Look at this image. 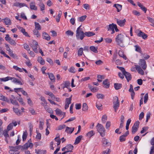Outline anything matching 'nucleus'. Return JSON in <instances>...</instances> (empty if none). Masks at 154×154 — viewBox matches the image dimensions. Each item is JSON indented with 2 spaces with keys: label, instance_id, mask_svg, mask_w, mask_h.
I'll return each mask as SVG.
<instances>
[{
  "label": "nucleus",
  "instance_id": "79ce46f5",
  "mask_svg": "<svg viewBox=\"0 0 154 154\" xmlns=\"http://www.w3.org/2000/svg\"><path fill=\"white\" fill-rule=\"evenodd\" d=\"M138 128L133 126L132 128L131 132L133 134H134L137 131Z\"/></svg>",
  "mask_w": 154,
  "mask_h": 154
},
{
  "label": "nucleus",
  "instance_id": "2eb2a0df",
  "mask_svg": "<svg viewBox=\"0 0 154 154\" xmlns=\"http://www.w3.org/2000/svg\"><path fill=\"white\" fill-rule=\"evenodd\" d=\"M103 145L104 146H111V143L108 141L107 139H105V138H103L102 139Z\"/></svg>",
  "mask_w": 154,
  "mask_h": 154
},
{
  "label": "nucleus",
  "instance_id": "f8f14e48",
  "mask_svg": "<svg viewBox=\"0 0 154 154\" xmlns=\"http://www.w3.org/2000/svg\"><path fill=\"white\" fill-rule=\"evenodd\" d=\"M30 8L32 10L36 11L37 9V7L35 5V2H31L29 3Z\"/></svg>",
  "mask_w": 154,
  "mask_h": 154
},
{
  "label": "nucleus",
  "instance_id": "ea45409f",
  "mask_svg": "<svg viewBox=\"0 0 154 154\" xmlns=\"http://www.w3.org/2000/svg\"><path fill=\"white\" fill-rule=\"evenodd\" d=\"M45 94L49 95L52 98H55V97L53 94L51 92L46 91L45 93Z\"/></svg>",
  "mask_w": 154,
  "mask_h": 154
},
{
  "label": "nucleus",
  "instance_id": "dca6fc26",
  "mask_svg": "<svg viewBox=\"0 0 154 154\" xmlns=\"http://www.w3.org/2000/svg\"><path fill=\"white\" fill-rule=\"evenodd\" d=\"M5 47H6L7 50L8 51L9 55L11 56L14 57V54H13L12 51L8 45L7 44L6 45Z\"/></svg>",
  "mask_w": 154,
  "mask_h": 154
},
{
  "label": "nucleus",
  "instance_id": "7c9ffc66",
  "mask_svg": "<svg viewBox=\"0 0 154 154\" xmlns=\"http://www.w3.org/2000/svg\"><path fill=\"white\" fill-rule=\"evenodd\" d=\"M134 46L135 48V50L136 51L140 53H141L142 54H143V53L141 52L142 51H141V48L138 45H136Z\"/></svg>",
  "mask_w": 154,
  "mask_h": 154
},
{
  "label": "nucleus",
  "instance_id": "6ab92c4d",
  "mask_svg": "<svg viewBox=\"0 0 154 154\" xmlns=\"http://www.w3.org/2000/svg\"><path fill=\"white\" fill-rule=\"evenodd\" d=\"M137 5L140 7V8L144 12L146 13L147 11V8H146L144 7L143 5L140 2H137Z\"/></svg>",
  "mask_w": 154,
  "mask_h": 154
},
{
  "label": "nucleus",
  "instance_id": "37998d69",
  "mask_svg": "<svg viewBox=\"0 0 154 154\" xmlns=\"http://www.w3.org/2000/svg\"><path fill=\"white\" fill-rule=\"evenodd\" d=\"M38 5L40 7L41 11H42L45 10V5L43 3L40 2L39 4Z\"/></svg>",
  "mask_w": 154,
  "mask_h": 154
},
{
  "label": "nucleus",
  "instance_id": "c03bdc74",
  "mask_svg": "<svg viewBox=\"0 0 154 154\" xmlns=\"http://www.w3.org/2000/svg\"><path fill=\"white\" fill-rule=\"evenodd\" d=\"M107 119V116L105 115H103L102 117V121L103 123H105Z\"/></svg>",
  "mask_w": 154,
  "mask_h": 154
},
{
  "label": "nucleus",
  "instance_id": "473e14b6",
  "mask_svg": "<svg viewBox=\"0 0 154 154\" xmlns=\"http://www.w3.org/2000/svg\"><path fill=\"white\" fill-rule=\"evenodd\" d=\"M38 62L39 63L43 65L45 64V61L41 57H38Z\"/></svg>",
  "mask_w": 154,
  "mask_h": 154
},
{
  "label": "nucleus",
  "instance_id": "423d86ee",
  "mask_svg": "<svg viewBox=\"0 0 154 154\" xmlns=\"http://www.w3.org/2000/svg\"><path fill=\"white\" fill-rule=\"evenodd\" d=\"M139 66H140L141 68L142 67L144 70L146 69L147 65L146 61L143 59H140L139 60Z\"/></svg>",
  "mask_w": 154,
  "mask_h": 154
},
{
  "label": "nucleus",
  "instance_id": "49530a36",
  "mask_svg": "<svg viewBox=\"0 0 154 154\" xmlns=\"http://www.w3.org/2000/svg\"><path fill=\"white\" fill-rule=\"evenodd\" d=\"M69 71L71 73H74L76 72L75 68L73 66H71L69 69H68Z\"/></svg>",
  "mask_w": 154,
  "mask_h": 154
},
{
  "label": "nucleus",
  "instance_id": "72a5a7b5",
  "mask_svg": "<svg viewBox=\"0 0 154 154\" xmlns=\"http://www.w3.org/2000/svg\"><path fill=\"white\" fill-rule=\"evenodd\" d=\"M97 49V47L96 48L94 46H91L90 47V50L95 53H97L98 52Z\"/></svg>",
  "mask_w": 154,
  "mask_h": 154
},
{
  "label": "nucleus",
  "instance_id": "bf43d9fd",
  "mask_svg": "<svg viewBox=\"0 0 154 154\" xmlns=\"http://www.w3.org/2000/svg\"><path fill=\"white\" fill-rule=\"evenodd\" d=\"M57 142V145H59L60 144L61 142L60 140V138H58L57 137H56L54 139Z\"/></svg>",
  "mask_w": 154,
  "mask_h": 154
},
{
  "label": "nucleus",
  "instance_id": "864d4df0",
  "mask_svg": "<svg viewBox=\"0 0 154 154\" xmlns=\"http://www.w3.org/2000/svg\"><path fill=\"white\" fill-rule=\"evenodd\" d=\"M28 125L29 127V130L30 131V133H32V132L33 130V125L31 123H28Z\"/></svg>",
  "mask_w": 154,
  "mask_h": 154
},
{
  "label": "nucleus",
  "instance_id": "6e6d98bb",
  "mask_svg": "<svg viewBox=\"0 0 154 154\" xmlns=\"http://www.w3.org/2000/svg\"><path fill=\"white\" fill-rule=\"evenodd\" d=\"M8 42H9L11 45L15 46L16 45V43L15 41L11 38L10 39V40L8 41Z\"/></svg>",
  "mask_w": 154,
  "mask_h": 154
},
{
  "label": "nucleus",
  "instance_id": "b1692460",
  "mask_svg": "<svg viewBox=\"0 0 154 154\" xmlns=\"http://www.w3.org/2000/svg\"><path fill=\"white\" fill-rule=\"evenodd\" d=\"M13 109L14 112L17 115L20 116L22 114V113H21L20 111V110L18 108H15L14 107H13Z\"/></svg>",
  "mask_w": 154,
  "mask_h": 154
},
{
  "label": "nucleus",
  "instance_id": "39448f33",
  "mask_svg": "<svg viewBox=\"0 0 154 154\" xmlns=\"http://www.w3.org/2000/svg\"><path fill=\"white\" fill-rule=\"evenodd\" d=\"M113 108L115 112H116L119 106V101L118 97L116 96L114 97L113 101Z\"/></svg>",
  "mask_w": 154,
  "mask_h": 154
},
{
  "label": "nucleus",
  "instance_id": "9b49d317",
  "mask_svg": "<svg viewBox=\"0 0 154 154\" xmlns=\"http://www.w3.org/2000/svg\"><path fill=\"white\" fill-rule=\"evenodd\" d=\"M42 38L47 41H49L51 39V37L46 32H44L42 33Z\"/></svg>",
  "mask_w": 154,
  "mask_h": 154
},
{
  "label": "nucleus",
  "instance_id": "c756f323",
  "mask_svg": "<svg viewBox=\"0 0 154 154\" xmlns=\"http://www.w3.org/2000/svg\"><path fill=\"white\" fill-rule=\"evenodd\" d=\"M48 75L49 78L51 80H53L54 81L55 78L53 73H48Z\"/></svg>",
  "mask_w": 154,
  "mask_h": 154
},
{
  "label": "nucleus",
  "instance_id": "a19ab883",
  "mask_svg": "<svg viewBox=\"0 0 154 154\" xmlns=\"http://www.w3.org/2000/svg\"><path fill=\"white\" fill-rule=\"evenodd\" d=\"M94 134L93 131H91L87 133L86 135L87 136L90 138L93 136Z\"/></svg>",
  "mask_w": 154,
  "mask_h": 154
},
{
  "label": "nucleus",
  "instance_id": "ddd939ff",
  "mask_svg": "<svg viewBox=\"0 0 154 154\" xmlns=\"http://www.w3.org/2000/svg\"><path fill=\"white\" fill-rule=\"evenodd\" d=\"M2 20H3V22L6 25H10L11 24V21L8 18L6 17L5 19H3Z\"/></svg>",
  "mask_w": 154,
  "mask_h": 154
},
{
  "label": "nucleus",
  "instance_id": "20e7f679",
  "mask_svg": "<svg viewBox=\"0 0 154 154\" xmlns=\"http://www.w3.org/2000/svg\"><path fill=\"white\" fill-rule=\"evenodd\" d=\"M97 131L100 134L102 137L105 135V129L101 124L98 123L96 126Z\"/></svg>",
  "mask_w": 154,
  "mask_h": 154
},
{
  "label": "nucleus",
  "instance_id": "393cba45",
  "mask_svg": "<svg viewBox=\"0 0 154 154\" xmlns=\"http://www.w3.org/2000/svg\"><path fill=\"white\" fill-rule=\"evenodd\" d=\"M103 84L105 86V88H108L109 86V84L108 82V80L107 79H106L103 81Z\"/></svg>",
  "mask_w": 154,
  "mask_h": 154
},
{
  "label": "nucleus",
  "instance_id": "3c124183",
  "mask_svg": "<svg viewBox=\"0 0 154 154\" xmlns=\"http://www.w3.org/2000/svg\"><path fill=\"white\" fill-rule=\"evenodd\" d=\"M13 123H11L7 127V131H9L11 130L13 128Z\"/></svg>",
  "mask_w": 154,
  "mask_h": 154
},
{
  "label": "nucleus",
  "instance_id": "1a4fd4ad",
  "mask_svg": "<svg viewBox=\"0 0 154 154\" xmlns=\"http://www.w3.org/2000/svg\"><path fill=\"white\" fill-rule=\"evenodd\" d=\"M10 102L13 105L19 106L18 103L16 101L15 97L13 95L11 96V97L10 98Z\"/></svg>",
  "mask_w": 154,
  "mask_h": 154
},
{
  "label": "nucleus",
  "instance_id": "7ed1b4c3",
  "mask_svg": "<svg viewBox=\"0 0 154 154\" xmlns=\"http://www.w3.org/2000/svg\"><path fill=\"white\" fill-rule=\"evenodd\" d=\"M81 26L78 27L76 31V36L77 39L82 40L85 37L84 33L81 28Z\"/></svg>",
  "mask_w": 154,
  "mask_h": 154
},
{
  "label": "nucleus",
  "instance_id": "58836bf2",
  "mask_svg": "<svg viewBox=\"0 0 154 154\" xmlns=\"http://www.w3.org/2000/svg\"><path fill=\"white\" fill-rule=\"evenodd\" d=\"M33 34L35 35L37 37L39 38L40 37V34L39 33L38 30H36V29H34L33 30Z\"/></svg>",
  "mask_w": 154,
  "mask_h": 154
},
{
  "label": "nucleus",
  "instance_id": "9d476101",
  "mask_svg": "<svg viewBox=\"0 0 154 154\" xmlns=\"http://www.w3.org/2000/svg\"><path fill=\"white\" fill-rule=\"evenodd\" d=\"M117 23L120 26H123L125 24L126 20L125 19H124L123 20L117 19Z\"/></svg>",
  "mask_w": 154,
  "mask_h": 154
},
{
  "label": "nucleus",
  "instance_id": "680f3d73",
  "mask_svg": "<svg viewBox=\"0 0 154 154\" xmlns=\"http://www.w3.org/2000/svg\"><path fill=\"white\" fill-rule=\"evenodd\" d=\"M39 128L40 130H42L43 128V126L44 125V123L43 122L40 121H39Z\"/></svg>",
  "mask_w": 154,
  "mask_h": 154
},
{
  "label": "nucleus",
  "instance_id": "f3484780",
  "mask_svg": "<svg viewBox=\"0 0 154 154\" xmlns=\"http://www.w3.org/2000/svg\"><path fill=\"white\" fill-rule=\"evenodd\" d=\"M136 69L139 73L142 75L144 74V71L142 69L140 66L138 65H136Z\"/></svg>",
  "mask_w": 154,
  "mask_h": 154
},
{
  "label": "nucleus",
  "instance_id": "052dcab7",
  "mask_svg": "<svg viewBox=\"0 0 154 154\" xmlns=\"http://www.w3.org/2000/svg\"><path fill=\"white\" fill-rule=\"evenodd\" d=\"M102 106V104L100 103H96V106L98 110H100V107Z\"/></svg>",
  "mask_w": 154,
  "mask_h": 154
},
{
  "label": "nucleus",
  "instance_id": "69168bd1",
  "mask_svg": "<svg viewBox=\"0 0 154 154\" xmlns=\"http://www.w3.org/2000/svg\"><path fill=\"white\" fill-rule=\"evenodd\" d=\"M46 152V151L42 150H38L36 153L38 154H45Z\"/></svg>",
  "mask_w": 154,
  "mask_h": 154
},
{
  "label": "nucleus",
  "instance_id": "603ef678",
  "mask_svg": "<svg viewBox=\"0 0 154 154\" xmlns=\"http://www.w3.org/2000/svg\"><path fill=\"white\" fill-rule=\"evenodd\" d=\"M148 99V94L146 93L144 97V102L145 103H146Z\"/></svg>",
  "mask_w": 154,
  "mask_h": 154
},
{
  "label": "nucleus",
  "instance_id": "4c0bfd02",
  "mask_svg": "<svg viewBox=\"0 0 154 154\" xmlns=\"http://www.w3.org/2000/svg\"><path fill=\"white\" fill-rule=\"evenodd\" d=\"M10 79H11V77L7 76L5 78H0V81L6 82L8 80H10Z\"/></svg>",
  "mask_w": 154,
  "mask_h": 154
},
{
  "label": "nucleus",
  "instance_id": "bb28decb",
  "mask_svg": "<svg viewBox=\"0 0 154 154\" xmlns=\"http://www.w3.org/2000/svg\"><path fill=\"white\" fill-rule=\"evenodd\" d=\"M114 86L116 90H118L122 87V85L120 83H116L114 84Z\"/></svg>",
  "mask_w": 154,
  "mask_h": 154
},
{
  "label": "nucleus",
  "instance_id": "0eeeda50",
  "mask_svg": "<svg viewBox=\"0 0 154 154\" xmlns=\"http://www.w3.org/2000/svg\"><path fill=\"white\" fill-rule=\"evenodd\" d=\"M20 146H9V148L10 150L9 151V153L11 154H14V152L17 151L18 149H20Z\"/></svg>",
  "mask_w": 154,
  "mask_h": 154
},
{
  "label": "nucleus",
  "instance_id": "2f4dec72",
  "mask_svg": "<svg viewBox=\"0 0 154 154\" xmlns=\"http://www.w3.org/2000/svg\"><path fill=\"white\" fill-rule=\"evenodd\" d=\"M88 107L87 104L85 103H83L82 105V111H88Z\"/></svg>",
  "mask_w": 154,
  "mask_h": 154
},
{
  "label": "nucleus",
  "instance_id": "c85d7f7f",
  "mask_svg": "<svg viewBox=\"0 0 154 154\" xmlns=\"http://www.w3.org/2000/svg\"><path fill=\"white\" fill-rule=\"evenodd\" d=\"M40 99L43 102L41 103V104L42 105L44 106L45 105H46L47 104V102L44 97L41 96Z\"/></svg>",
  "mask_w": 154,
  "mask_h": 154
},
{
  "label": "nucleus",
  "instance_id": "a211bd4d",
  "mask_svg": "<svg viewBox=\"0 0 154 154\" xmlns=\"http://www.w3.org/2000/svg\"><path fill=\"white\" fill-rule=\"evenodd\" d=\"M0 100L6 101L8 103L10 102L9 100L7 97H5L2 94H0Z\"/></svg>",
  "mask_w": 154,
  "mask_h": 154
},
{
  "label": "nucleus",
  "instance_id": "f03ea898",
  "mask_svg": "<svg viewBox=\"0 0 154 154\" xmlns=\"http://www.w3.org/2000/svg\"><path fill=\"white\" fill-rule=\"evenodd\" d=\"M124 37L123 35L120 34L117 35L116 38V41L118 45L121 47H125L124 45L123 44Z\"/></svg>",
  "mask_w": 154,
  "mask_h": 154
},
{
  "label": "nucleus",
  "instance_id": "a878e982",
  "mask_svg": "<svg viewBox=\"0 0 154 154\" xmlns=\"http://www.w3.org/2000/svg\"><path fill=\"white\" fill-rule=\"evenodd\" d=\"M84 34L86 36L88 37H90L92 36H93L95 35V33L92 32H85L84 33Z\"/></svg>",
  "mask_w": 154,
  "mask_h": 154
},
{
  "label": "nucleus",
  "instance_id": "a18cd8bd",
  "mask_svg": "<svg viewBox=\"0 0 154 154\" xmlns=\"http://www.w3.org/2000/svg\"><path fill=\"white\" fill-rule=\"evenodd\" d=\"M83 48H79V50L78 55V56H80L82 55L83 52Z\"/></svg>",
  "mask_w": 154,
  "mask_h": 154
},
{
  "label": "nucleus",
  "instance_id": "c9c22d12",
  "mask_svg": "<svg viewBox=\"0 0 154 154\" xmlns=\"http://www.w3.org/2000/svg\"><path fill=\"white\" fill-rule=\"evenodd\" d=\"M86 17L87 16L86 15L82 16L78 18V20L79 22H82L85 20Z\"/></svg>",
  "mask_w": 154,
  "mask_h": 154
},
{
  "label": "nucleus",
  "instance_id": "4d7b16f0",
  "mask_svg": "<svg viewBox=\"0 0 154 154\" xmlns=\"http://www.w3.org/2000/svg\"><path fill=\"white\" fill-rule=\"evenodd\" d=\"M74 128H69L68 127V133L70 134L72 133L74 130Z\"/></svg>",
  "mask_w": 154,
  "mask_h": 154
},
{
  "label": "nucleus",
  "instance_id": "6e6552de",
  "mask_svg": "<svg viewBox=\"0 0 154 154\" xmlns=\"http://www.w3.org/2000/svg\"><path fill=\"white\" fill-rule=\"evenodd\" d=\"M137 35L139 37H141L144 39H146L148 37L147 35L145 34L144 32L140 31L139 32L137 33Z\"/></svg>",
  "mask_w": 154,
  "mask_h": 154
},
{
  "label": "nucleus",
  "instance_id": "09e8293b",
  "mask_svg": "<svg viewBox=\"0 0 154 154\" xmlns=\"http://www.w3.org/2000/svg\"><path fill=\"white\" fill-rule=\"evenodd\" d=\"M73 146L70 144L68 145V153L69 152H72V150L73 149Z\"/></svg>",
  "mask_w": 154,
  "mask_h": 154
},
{
  "label": "nucleus",
  "instance_id": "f704fd0d",
  "mask_svg": "<svg viewBox=\"0 0 154 154\" xmlns=\"http://www.w3.org/2000/svg\"><path fill=\"white\" fill-rule=\"evenodd\" d=\"M119 56L121 57H122L123 58L125 59V60L126 59V56L123 54V52L122 51H119L118 53Z\"/></svg>",
  "mask_w": 154,
  "mask_h": 154
},
{
  "label": "nucleus",
  "instance_id": "5fc2aeb1",
  "mask_svg": "<svg viewBox=\"0 0 154 154\" xmlns=\"http://www.w3.org/2000/svg\"><path fill=\"white\" fill-rule=\"evenodd\" d=\"M148 129V128L147 127H144L142 128V130L140 131L141 134H143Z\"/></svg>",
  "mask_w": 154,
  "mask_h": 154
},
{
  "label": "nucleus",
  "instance_id": "13d9d810",
  "mask_svg": "<svg viewBox=\"0 0 154 154\" xmlns=\"http://www.w3.org/2000/svg\"><path fill=\"white\" fill-rule=\"evenodd\" d=\"M125 140V137L123 135L120 136L119 137V140L120 142H123Z\"/></svg>",
  "mask_w": 154,
  "mask_h": 154
},
{
  "label": "nucleus",
  "instance_id": "4468645a",
  "mask_svg": "<svg viewBox=\"0 0 154 154\" xmlns=\"http://www.w3.org/2000/svg\"><path fill=\"white\" fill-rule=\"evenodd\" d=\"M33 144L29 142H27L23 146V148L24 149H27L28 148L30 147L32 148L33 146Z\"/></svg>",
  "mask_w": 154,
  "mask_h": 154
},
{
  "label": "nucleus",
  "instance_id": "4be33fe9",
  "mask_svg": "<svg viewBox=\"0 0 154 154\" xmlns=\"http://www.w3.org/2000/svg\"><path fill=\"white\" fill-rule=\"evenodd\" d=\"M82 137L83 136L82 135H79L76 138L74 144L76 145L78 144L80 142Z\"/></svg>",
  "mask_w": 154,
  "mask_h": 154
},
{
  "label": "nucleus",
  "instance_id": "5701e85b",
  "mask_svg": "<svg viewBox=\"0 0 154 154\" xmlns=\"http://www.w3.org/2000/svg\"><path fill=\"white\" fill-rule=\"evenodd\" d=\"M115 25H116V24L112 23L111 24H110L109 26H107L106 27L108 29V30H109V29H111V30H114Z\"/></svg>",
  "mask_w": 154,
  "mask_h": 154
},
{
  "label": "nucleus",
  "instance_id": "cd10ccee",
  "mask_svg": "<svg viewBox=\"0 0 154 154\" xmlns=\"http://www.w3.org/2000/svg\"><path fill=\"white\" fill-rule=\"evenodd\" d=\"M35 29L37 30H40L41 29V27L39 23L35 22Z\"/></svg>",
  "mask_w": 154,
  "mask_h": 154
},
{
  "label": "nucleus",
  "instance_id": "de8ad7c7",
  "mask_svg": "<svg viewBox=\"0 0 154 154\" xmlns=\"http://www.w3.org/2000/svg\"><path fill=\"white\" fill-rule=\"evenodd\" d=\"M96 96L98 99H103L104 97V95L101 94H97Z\"/></svg>",
  "mask_w": 154,
  "mask_h": 154
},
{
  "label": "nucleus",
  "instance_id": "0e129e2a",
  "mask_svg": "<svg viewBox=\"0 0 154 154\" xmlns=\"http://www.w3.org/2000/svg\"><path fill=\"white\" fill-rule=\"evenodd\" d=\"M147 18L149 22L152 23L153 25H154V20L149 17H148Z\"/></svg>",
  "mask_w": 154,
  "mask_h": 154
},
{
  "label": "nucleus",
  "instance_id": "f257e3e1",
  "mask_svg": "<svg viewBox=\"0 0 154 154\" xmlns=\"http://www.w3.org/2000/svg\"><path fill=\"white\" fill-rule=\"evenodd\" d=\"M117 67L122 72L123 74L125 76L128 82L131 79L132 76L131 75L130 73L126 71L124 68L119 66H117Z\"/></svg>",
  "mask_w": 154,
  "mask_h": 154
},
{
  "label": "nucleus",
  "instance_id": "338daca9",
  "mask_svg": "<svg viewBox=\"0 0 154 154\" xmlns=\"http://www.w3.org/2000/svg\"><path fill=\"white\" fill-rule=\"evenodd\" d=\"M111 152V150L109 149L107 150H105L103 151L102 154H109Z\"/></svg>",
  "mask_w": 154,
  "mask_h": 154
},
{
  "label": "nucleus",
  "instance_id": "412c9836",
  "mask_svg": "<svg viewBox=\"0 0 154 154\" xmlns=\"http://www.w3.org/2000/svg\"><path fill=\"white\" fill-rule=\"evenodd\" d=\"M113 7H115L117 9L118 12H119L122 9V6L120 4H115L113 5Z\"/></svg>",
  "mask_w": 154,
  "mask_h": 154
},
{
  "label": "nucleus",
  "instance_id": "774afa93",
  "mask_svg": "<svg viewBox=\"0 0 154 154\" xmlns=\"http://www.w3.org/2000/svg\"><path fill=\"white\" fill-rule=\"evenodd\" d=\"M154 153V145L152 146L151 147L149 154H153Z\"/></svg>",
  "mask_w": 154,
  "mask_h": 154
},
{
  "label": "nucleus",
  "instance_id": "8fccbe9b",
  "mask_svg": "<svg viewBox=\"0 0 154 154\" xmlns=\"http://www.w3.org/2000/svg\"><path fill=\"white\" fill-rule=\"evenodd\" d=\"M55 112L56 114L57 115H60L63 114L62 112L59 109H57L55 110Z\"/></svg>",
  "mask_w": 154,
  "mask_h": 154
},
{
  "label": "nucleus",
  "instance_id": "e433bc0d",
  "mask_svg": "<svg viewBox=\"0 0 154 154\" xmlns=\"http://www.w3.org/2000/svg\"><path fill=\"white\" fill-rule=\"evenodd\" d=\"M20 31L22 32L23 35L29 37V35L28 33L26 32L25 30L23 28H22L20 30Z\"/></svg>",
  "mask_w": 154,
  "mask_h": 154
},
{
  "label": "nucleus",
  "instance_id": "e2e57ef3",
  "mask_svg": "<svg viewBox=\"0 0 154 154\" xmlns=\"http://www.w3.org/2000/svg\"><path fill=\"white\" fill-rule=\"evenodd\" d=\"M18 100L20 103L21 104L23 105H24V102L23 100L22 97H19L18 99Z\"/></svg>",
  "mask_w": 154,
  "mask_h": 154
},
{
  "label": "nucleus",
  "instance_id": "aec40b11",
  "mask_svg": "<svg viewBox=\"0 0 154 154\" xmlns=\"http://www.w3.org/2000/svg\"><path fill=\"white\" fill-rule=\"evenodd\" d=\"M113 7H115L117 9L118 12H119L122 9V6L120 4H115L113 5Z\"/></svg>",
  "mask_w": 154,
  "mask_h": 154
}]
</instances>
